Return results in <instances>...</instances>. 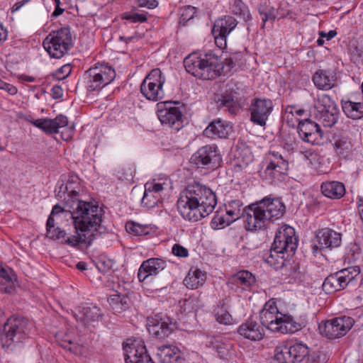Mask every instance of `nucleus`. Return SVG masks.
<instances>
[{
  "label": "nucleus",
  "mask_w": 363,
  "mask_h": 363,
  "mask_svg": "<svg viewBox=\"0 0 363 363\" xmlns=\"http://www.w3.org/2000/svg\"><path fill=\"white\" fill-rule=\"evenodd\" d=\"M315 86L322 90H329L335 85V77L330 72L318 69L312 77Z\"/></svg>",
  "instance_id": "c756f323"
},
{
  "label": "nucleus",
  "mask_w": 363,
  "mask_h": 363,
  "mask_svg": "<svg viewBox=\"0 0 363 363\" xmlns=\"http://www.w3.org/2000/svg\"><path fill=\"white\" fill-rule=\"evenodd\" d=\"M0 277L2 278L7 284L6 286L4 285L0 286V289L5 293L11 294L13 290V282L16 281V275L12 269L4 267L0 264Z\"/></svg>",
  "instance_id": "4c0bfd02"
},
{
  "label": "nucleus",
  "mask_w": 363,
  "mask_h": 363,
  "mask_svg": "<svg viewBox=\"0 0 363 363\" xmlns=\"http://www.w3.org/2000/svg\"><path fill=\"white\" fill-rule=\"evenodd\" d=\"M323 194L332 199H339L345 194V185L336 181L325 182L320 186Z\"/></svg>",
  "instance_id": "cd10ccee"
},
{
  "label": "nucleus",
  "mask_w": 363,
  "mask_h": 363,
  "mask_svg": "<svg viewBox=\"0 0 363 363\" xmlns=\"http://www.w3.org/2000/svg\"><path fill=\"white\" fill-rule=\"evenodd\" d=\"M267 160L268 164L265 173L270 179H278L280 176L286 174L289 163L278 152L270 151L267 156Z\"/></svg>",
  "instance_id": "4be33fe9"
},
{
  "label": "nucleus",
  "mask_w": 363,
  "mask_h": 363,
  "mask_svg": "<svg viewBox=\"0 0 363 363\" xmlns=\"http://www.w3.org/2000/svg\"><path fill=\"white\" fill-rule=\"evenodd\" d=\"M206 278V274L200 269H191L184 279V284L187 288L195 289L204 284Z\"/></svg>",
  "instance_id": "473e14b6"
},
{
  "label": "nucleus",
  "mask_w": 363,
  "mask_h": 363,
  "mask_svg": "<svg viewBox=\"0 0 363 363\" xmlns=\"http://www.w3.org/2000/svg\"><path fill=\"white\" fill-rule=\"evenodd\" d=\"M0 89L6 91L11 95H15L18 91V89L15 86L4 82L1 79H0Z\"/></svg>",
  "instance_id": "69168bd1"
},
{
  "label": "nucleus",
  "mask_w": 363,
  "mask_h": 363,
  "mask_svg": "<svg viewBox=\"0 0 363 363\" xmlns=\"http://www.w3.org/2000/svg\"><path fill=\"white\" fill-rule=\"evenodd\" d=\"M242 203L238 199L232 200L225 204L226 215L233 222L242 217Z\"/></svg>",
  "instance_id": "79ce46f5"
},
{
  "label": "nucleus",
  "mask_w": 363,
  "mask_h": 363,
  "mask_svg": "<svg viewBox=\"0 0 363 363\" xmlns=\"http://www.w3.org/2000/svg\"><path fill=\"white\" fill-rule=\"evenodd\" d=\"M273 103L271 99L265 98H255L249 107L250 121L262 127L266 125L269 116L273 111Z\"/></svg>",
  "instance_id": "a211bd4d"
},
{
  "label": "nucleus",
  "mask_w": 363,
  "mask_h": 363,
  "mask_svg": "<svg viewBox=\"0 0 363 363\" xmlns=\"http://www.w3.org/2000/svg\"><path fill=\"white\" fill-rule=\"evenodd\" d=\"M315 239L318 245L313 247L314 252L318 249L331 250L339 247L342 242V235L333 229L325 228L316 231Z\"/></svg>",
  "instance_id": "412c9836"
},
{
  "label": "nucleus",
  "mask_w": 363,
  "mask_h": 363,
  "mask_svg": "<svg viewBox=\"0 0 363 363\" xmlns=\"http://www.w3.org/2000/svg\"><path fill=\"white\" fill-rule=\"evenodd\" d=\"M334 147L336 154L342 158H347L350 155L352 145L347 138H342L335 142Z\"/></svg>",
  "instance_id": "c03bdc74"
},
{
  "label": "nucleus",
  "mask_w": 363,
  "mask_h": 363,
  "mask_svg": "<svg viewBox=\"0 0 363 363\" xmlns=\"http://www.w3.org/2000/svg\"><path fill=\"white\" fill-rule=\"evenodd\" d=\"M75 234L67 239V245L79 248L81 245L89 246L92 241L106 231L101 225L104 211L97 203L76 200L70 206Z\"/></svg>",
  "instance_id": "f257e3e1"
},
{
  "label": "nucleus",
  "mask_w": 363,
  "mask_h": 363,
  "mask_svg": "<svg viewBox=\"0 0 363 363\" xmlns=\"http://www.w3.org/2000/svg\"><path fill=\"white\" fill-rule=\"evenodd\" d=\"M65 184L68 189V198L66 201V204L68 206L69 201L72 203L73 201L79 200L77 199L80 191L79 178L76 176H71Z\"/></svg>",
  "instance_id": "a19ab883"
},
{
  "label": "nucleus",
  "mask_w": 363,
  "mask_h": 363,
  "mask_svg": "<svg viewBox=\"0 0 363 363\" xmlns=\"http://www.w3.org/2000/svg\"><path fill=\"white\" fill-rule=\"evenodd\" d=\"M161 196L151 190L145 188L143 197L142 198L141 203L147 208H153L160 201Z\"/></svg>",
  "instance_id": "09e8293b"
},
{
  "label": "nucleus",
  "mask_w": 363,
  "mask_h": 363,
  "mask_svg": "<svg viewBox=\"0 0 363 363\" xmlns=\"http://www.w3.org/2000/svg\"><path fill=\"white\" fill-rule=\"evenodd\" d=\"M275 358L279 363H295L304 362L309 354V348L301 342H295L290 346H279L275 349Z\"/></svg>",
  "instance_id": "dca6fc26"
},
{
  "label": "nucleus",
  "mask_w": 363,
  "mask_h": 363,
  "mask_svg": "<svg viewBox=\"0 0 363 363\" xmlns=\"http://www.w3.org/2000/svg\"><path fill=\"white\" fill-rule=\"evenodd\" d=\"M212 33L214 36L216 45L221 49L225 48L226 47V38H227L228 35L222 34V33H220L219 35V33Z\"/></svg>",
  "instance_id": "0e129e2a"
},
{
  "label": "nucleus",
  "mask_w": 363,
  "mask_h": 363,
  "mask_svg": "<svg viewBox=\"0 0 363 363\" xmlns=\"http://www.w3.org/2000/svg\"><path fill=\"white\" fill-rule=\"evenodd\" d=\"M33 327V323L28 318L19 315L10 316L4 325L0 333V345L4 349H9L27 339Z\"/></svg>",
  "instance_id": "0eeeda50"
},
{
  "label": "nucleus",
  "mask_w": 363,
  "mask_h": 363,
  "mask_svg": "<svg viewBox=\"0 0 363 363\" xmlns=\"http://www.w3.org/2000/svg\"><path fill=\"white\" fill-rule=\"evenodd\" d=\"M108 301L115 313H120L125 311L128 308L130 304V299L126 294H121V293L111 295L108 298Z\"/></svg>",
  "instance_id": "f704fd0d"
},
{
  "label": "nucleus",
  "mask_w": 363,
  "mask_h": 363,
  "mask_svg": "<svg viewBox=\"0 0 363 363\" xmlns=\"http://www.w3.org/2000/svg\"><path fill=\"white\" fill-rule=\"evenodd\" d=\"M309 114L325 127L331 128L337 122L339 109L330 96L322 94L314 100L313 107L310 109Z\"/></svg>",
  "instance_id": "6e6552de"
},
{
  "label": "nucleus",
  "mask_w": 363,
  "mask_h": 363,
  "mask_svg": "<svg viewBox=\"0 0 363 363\" xmlns=\"http://www.w3.org/2000/svg\"><path fill=\"white\" fill-rule=\"evenodd\" d=\"M196 8L191 6H184L181 9L179 23L184 25L188 21L194 18Z\"/></svg>",
  "instance_id": "603ef678"
},
{
  "label": "nucleus",
  "mask_w": 363,
  "mask_h": 363,
  "mask_svg": "<svg viewBox=\"0 0 363 363\" xmlns=\"http://www.w3.org/2000/svg\"><path fill=\"white\" fill-rule=\"evenodd\" d=\"M135 4L138 7L153 9L157 7L159 3L157 0H136Z\"/></svg>",
  "instance_id": "bf43d9fd"
},
{
  "label": "nucleus",
  "mask_w": 363,
  "mask_h": 363,
  "mask_svg": "<svg viewBox=\"0 0 363 363\" xmlns=\"http://www.w3.org/2000/svg\"><path fill=\"white\" fill-rule=\"evenodd\" d=\"M123 350L125 363H148L150 361L145 342L141 340H134L123 345Z\"/></svg>",
  "instance_id": "aec40b11"
},
{
  "label": "nucleus",
  "mask_w": 363,
  "mask_h": 363,
  "mask_svg": "<svg viewBox=\"0 0 363 363\" xmlns=\"http://www.w3.org/2000/svg\"><path fill=\"white\" fill-rule=\"evenodd\" d=\"M238 333L243 337L252 341L261 340L264 336L263 328L251 318L239 326Z\"/></svg>",
  "instance_id": "393cba45"
},
{
  "label": "nucleus",
  "mask_w": 363,
  "mask_h": 363,
  "mask_svg": "<svg viewBox=\"0 0 363 363\" xmlns=\"http://www.w3.org/2000/svg\"><path fill=\"white\" fill-rule=\"evenodd\" d=\"M211 346L217 351L220 358H227L229 355L232 345L221 337H214L210 342Z\"/></svg>",
  "instance_id": "ea45409f"
},
{
  "label": "nucleus",
  "mask_w": 363,
  "mask_h": 363,
  "mask_svg": "<svg viewBox=\"0 0 363 363\" xmlns=\"http://www.w3.org/2000/svg\"><path fill=\"white\" fill-rule=\"evenodd\" d=\"M125 229L128 233L136 236L149 234V228L147 226L133 221L126 223Z\"/></svg>",
  "instance_id": "de8ad7c7"
},
{
  "label": "nucleus",
  "mask_w": 363,
  "mask_h": 363,
  "mask_svg": "<svg viewBox=\"0 0 363 363\" xmlns=\"http://www.w3.org/2000/svg\"><path fill=\"white\" fill-rule=\"evenodd\" d=\"M342 108L348 118L358 120L363 117V103L352 101H342Z\"/></svg>",
  "instance_id": "72a5a7b5"
},
{
  "label": "nucleus",
  "mask_w": 363,
  "mask_h": 363,
  "mask_svg": "<svg viewBox=\"0 0 363 363\" xmlns=\"http://www.w3.org/2000/svg\"><path fill=\"white\" fill-rule=\"evenodd\" d=\"M259 15L262 16L263 26L267 21H274L278 13L277 10L269 4H263L257 8Z\"/></svg>",
  "instance_id": "a18cd8bd"
},
{
  "label": "nucleus",
  "mask_w": 363,
  "mask_h": 363,
  "mask_svg": "<svg viewBox=\"0 0 363 363\" xmlns=\"http://www.w3.org/2000/svg\"><path fill=\"white\" fill-rule=\"evenodd\" d=\"M233 221L228 217L225 218L223 214L216 211L211 220V225L216 228H223L225 225H229Z\"/></svg>",
  "instance_id": "3c124183"
},
{
  "label": "nucleus",
  "mask_w": 363,
  "mask_h": 363,
  "mask_svg": "<svg viewBox=\"0 0 363 363\" xmlns=\"http://www.w3.org/2000/svg\"><path fill=\"white\" fill-rule=\"evenodd\" d=\"M166 266V261L160 258L152 257L143 261L138 269V280L144 281L150 276H156L164 270Z\"/></svg>",
  "instance_id": "b1692460"
},
{
  "label": "nucleus",
  "mask_w": 363,
  "mask_h": 363,
  "mask_svg": "<svg viewBox=\"0 0 363 363\" xmlns=\"http://www.w3.org/2000/svg\"><path fill=\"white\" fill-rule=\"evenodd\" d=\"M238 21L230 16H225L217 19L213 25L212 33H219L228 35L237 26Z\"/></svg>",
  "instance_id": "7c9ffc66"
},
{
  "label": "nucleus",
  "mask_w": 363,
  "mask_h": 363,
  "mask_svg": "<svg viewBox=\"0 0 363 363\" xmlns=\"http://www.w3.org/2000/svg\"><path fill=\"white\" fill-rule=\"evenodd\" d=\"M157 357L160 363H177L180 350L177 346L164 345L158 347Z\"/></svg>",
  "instance_id": "bb28decb"
},
{
  "label": "nucleus",
  "mask_w": 363,
  "mask_h": 363,
  "mask_svg": "<svg viewBox=\"0 0 363 363\" xmlns=\"http://www.w3.org/2000/svg\"><path fill=\"white\" fill-rule=\"evenodd\" d=\"M145 188L154 191V193L158 195H160V192L164 189L163 184L157 182L155 179L152 182H147L145 185Z\"/></svg>",
  "instance_id": "13d9d810"
},
{
  "label": "nucleus",
  "mask_w": 363,
  "mask_h": 363,
  "mask_svg": "<svg viewBox=\"0 0 363 363\" xmlns=\"http://www.w3.org/2000/svg\"><path fill=\"white\" fill-rule=\"evenodd\" d=\"M55 216L50 214L46 223L47 237L53 240L62 239V242L67 245V239L74 235H69L60 228L55 227Z\"/></svg>",
  "instance_id": "2f4dec72"
},
{
  "label": "nucleus",
  "mask_w": 363,
  "mask_h": 363,
  "mask_svg": "<svg viewBox=\"0 0 363 363\" xmlns=\"http://www.w3.org/2000/svg\"><path fill=\"white\" fill-rule=\"evenodd\" d=\"M172 253L179 257H186L189 255L188 250L179 244H174L172 249Z\"/></svg>",
  "instance_id": "052dcab7"
},
{
  "label": "nucleus",
  "mask_w": 363,
  "mask_h": 363,
  "mask_svg": "<svg viewBox=\"0 0 363 363\" xmlns=\"http://www.w3.org/2000/svg\"><path fill=\"white\" fill-rule=\"evenodd\" d=\"M78 308V311L74 315L75 318L84 327H88L91 323L98 322L101 316L100 309L95 306L83 305L79 306Z\"/></svg>",
  "instance_id": "a878e982"
},
{
  "label": "nucleus",
  "mask_w": 363,
  "mask_h": 363,
  "mask_svg": "<svg viewBox=\"0 0 363 363\" xmlns=\"http://www.w3.org/2000/svg\"><path fill=\"white\" fill-rule=\"evenodd\" d=\"M19 118L30 123L46 134L58 133L60 128H65L68 125L67 116L62 114L57 116L53 119L49 118L33 119L30 115L20 116Z\"/></svg>",
  "instance_id": "6ab92c4d"
},
{
  "label": "nucleus",
  "mask_w": 363,
  "mask_h": 363,
  "mask_svg": "<svg viewBox=\"0 0 363 363\" xmlns=\"http://www.w3.org/2000/svg\"><path fill=\"white\" fill-rule=\"evenodd\" d=\"M147 328L150 335L160 340H164L176 328V323L169 316L157 313L148 317Z\"/></svg>",
  "instance_id": "f3484780"
},
{
  "label": "nucleus",
  "mask_w": 363,
  "mask_h": 363,
  "mask_svg": "<svg viewBox=\"0 0 363 363\" xmlns=\"http://www.w3.org/2000/svg\"><path fill=\"white\" fill-rule=\"evenodd\" d=\"M71 71L72 67L69 65H65L64 66L61 67L56 74L57 79L60 80L65 79L69 75Z\"/></svg>",
  "instance_id": "e2e57ef3"
},
{
  "label": "nucleus",
  "mask_w": 363,
  "mask_h": 363,
  "mask_svg": "<svg viewBox=\"0 0 363 363\" xmlns=\"http://www.w3.org/2000/svg\"><path fill=\"white\" fill-rule=\"evenodd\" d=\"M112 262L111 260H99L97 263V268L103 273L108 272L112 267Z\"/></svg>",
  "instance_id": "338daca9"
},
{
  "label": "nucleus",
  "mask_w": 363,
  "mask_h": 363,
  "mask_svg": "<svg viewBox=\"0 0 363 363\" xmlns=\"http://www.w3.org/2000/svg\"><path fill=\"white\" fill-rule=\"evenodd\" d=\"M309 166L315 171H321L320 157L317 154H312L308 157Z\"/></svg>",
  "instance_id": "4d7b16f0"
},
{
  "label": "nucleus",
  "mask_w": 363,
  "mask_h": 363,
  "mask_svg": "<svg viewBox=\"0 0 363 363\" xmlns=\"http://www.w3.org/2000/svg\"><path fill=\"white\" fill-rule=\"evenodd\" d=\"M354 324L353 318L341 315L321 322L318 325V330L322 335L329 339H335L345 336Z\"/></svg>",
  "instance_id": "2eb2a0df"
},
{
  "label": "nucleus",
  "mask_w": 363,
  "mask_h": 363,
  "mask_svg": "<svg viewBox=\"0 0 363 363\" xmlns=\"http://www.w3.org/2000/svg\"><path fill=\"white\" fill-rule=\"evenodd\" d=\"M285 212L286 206L280 199L266 196L243 209L245 229L250 231L262 230L270 222L281 218Z\"/></svg>",
  "instance_id": "7ed1b4c3"
},
{
  "label": "nucleus",
  "mask_w": 363,
  "mask_h": 363,
  "mask_svg": "<svg viewBox=\"0 0 363 363\" xmlns=\"http://www.w3.org/2000/svg\"><path fill=\"white\" fill-rule=\"evenodd\" d=\"M223 61L212 52L203 55L196 53L190 54L184 60V65L187 72L203 80H211L220 76L222 73L230 72L235 65L233 57Z\"/></svg>",
  "instance_id": "20e7f679"
},
{
  "label": "nucleus",
  "mask_w": 363,
  "mask_h": 363,
  "mask_svg": "<svg viewBox=\"0 0 363 363\" xmlns=\"http://www.w3.org/2000/svg\"><path fill=\"white\" fill-rule=\"evenodd\" d=\"M255 276L247 270L238 272L231 278V282L241 287L242 289H247L255 283Z\"/></svg>",
  "instance_id": "e433bc0d"
},
{
  "label": "nucleus",
  "mask_w": 363,
  "mask_h": 363,
  "mask_svg": "<svg viewBox=\"0 0 363 363\" xmlns=\"http://www.w3.org/2000/svg\"><path fill=\"white\" fill-rule=\"evenodd\" d=\"M67 189H68L65 183L62 182V183L60 184V182H58V186L55 189L56 197L58 199H63L66 201L67 199L66 198L65 194H67L68 195Z\"/></svg>",
  "instance_id": "680f3d73"
},
{
  "label": "nucleus",
  "mask_w": 363,
  "mask_h": 363,
  "mask_svg": "<svg viewBox=\"0 0 363 363\" xmlns=\"http://www.w3.org/2000/svg\"><path fill=\"white\" fill-rule=\"evenodd\" d=\"M218 108L224 109L231 115H235L240 110L239 104L231 95H220L216 99Z\"/></svg>",
  "instance_id": "c9c22d12"
},
{
  "label": "nucleus",
  "mask_w": 363,
  "mask_h": 363,
  "mask_svg": "<svg viewBox=\"0 0 363 363\" xmlns=\"http://www.w3.org/2000/svg\"><path fill=\"white\" fill-rule=\"evenodd\" d=\"M86 89L89 92L101 90L116 77V72L110 66L100 64L89 68L84 73Z\"/></svg>",
  "instance_id": "9b49d317"
},
{
  "label": "nucleus",
  "mask_w": 363,
  "mask_h": 363,
  "mask_svg": "<svg viewBox=\"0 0 363 363\" xmlns=\"http://www.w3.org/2000/svg\"><path fill=\"white\" fill-rule=\"evenodd\" d=\"M55 338L59 345L72 353H77V346L74 341V335L71 333L60 331L56 333Z\"/></svg>",
  "instance_id": "58836bf2"
},
{
  "label": "nucleus",
  "mask_w": 363,
  "mask_h": 363,
  "mask_svg": "<svg viewBox=\"0 0 363 363\" xmlns=\"http://www.w3.org/2000/svg\"><path fill=\"white\" fill-rule=\"evenodd\" d=\"M215 317L220 324L230 325L233 323V317L226 308L224 300L219 301L218 308L215 311Z\"/></svg>",
  "instance_id": "37998d69"
},
{
  "label": "nucleus",
  "mask_w": 363,
  "mask_h": 363,
  "mask_svg": "<svg viewBox=\"0 0 363 363\" xmlns=\"http://www.w3.org/2000/svg\"><path fill=\"white\" fill-rule=\"evenodd\" d=\"M52 94L54 99H60L63 95V90L60 86L55 85L52 89Z\"/></svg>",
  "instance_id": "774afa93"
},
{
  "label": "nucleus",
  "mask_w": 363,
  "mask_h": 363,
  "mask_svg": "<svg viewBox=\"0 0 363 363\" xmlns=\"http://www.w3.org/2000/svg\"><path fill=\"white\" fill-rule=\"evenodd\" d=\"M157 117L162 125L179 131L184 127V106L179 101L157 104Z\"/></svg>",
  "instance_id": "1a4fd4ad"
},
{
  "label": "nucleus",
  "mask_w": 363,
  "mask_h": 363,
  "mask_svg": "<svg viewBox=\"0 0 363 363\" xmlns=\"http://www.w3.org/2000/svg\"><path fill=\"white\" fill-rule=\"evenodd\" d=\"M166 77L160 69L155 68L145 77L140 84V92L147 100L157 101L164 96Z\"/></svg>",
  "instance_id": "f8f14e48"
},
{
  "label": "nucleus",
  "mask_w": 363,
  "mask_h": 363,
  "mask_svg": "<svg viewBox=\"0 0 363 363\" xmlns=\"http://www.w3.org/2000/svg\"><path fill=\"white\" fill-rule=\"evenodd\" d=\"M75 7L78 16H83L93 14L88 3H85V0H79V3L75 4Z\"/></svg>",
  "instance_id": "5fc2aeb1"
},
{
  "label": "nucleus",
  "mask_w": 363,
  "mask_h": 363,
  "mask_svg": "<svg viewBox=\"0 0 363 363\" xmlns=\"http://www.w3.org/2000/svg\"><path fill=\"white\" fill-rule=\"evenodd\" d=\"M260 322L263 327L273 333H294L307 324L305 315L284 314L279 311L275 303H266L261 311Z\"/></svg>",
  "instance_id": "423d86ee"
},
{
  "label": "nucleus",
  "mask_w": 363,
  "mask_h": 363,
  "mask_svg": "<svg viewBox=\"0 0 363 363\" xmlns=\"http://www.w3.org/2000/svg\"><path fill=\"white\" fill-rule=\"evenodd\" d=\"M359 273V268L353 267L331 274L325 279L322 286L323 289L326 294H333L343 290L350 284H352Z\"/></svg>",
  "instance_id": "ddd939ff"
},
{
  "label": "nucleus",
  "mask_w": 363,
  "mask_h": 363,
  "mask_svg": "<svg viewBox=\"0 0 363 363\" xmlns=\"http://www.w3.org/2000/svg\"><path fill=\"white\" fill-rule=\"evenodd\" d=\"M217 205L216 194L208 186L199 183L189 184L180 193L177 209L186 220L196 222L208 216Z\"/></svg>",
  "instance_id": "f03ea898"
},
{
  "label": "nucleus",
  "mask_w": 363,
  "mask_h": 363,
  "mask_svg": "<svg viewBox=\"0 0 363 363\" xmlns=\"http://www.w3.org/2000/svg\"><path fill=\"white\" fill-rule=\"evenodd\" d=\"M222 156L216 145L201 147L190 158V162L197 168L215 169L220 167Z\"/></svg>",
  "instance_id": "4468645a"
},
{
  "label": "nucleus",
  "mask_w": 363,
  "mask_h": 363,
  "mask_svg": "<svg viewBox=\"0 0 363 363\" xmlns=\"http://www.w3.org/2000/svg\"><path fill=\"white\" fill-rule=\"evenodd\" d=\"M298 245L294 228L291 226H282L276 233L272 248L263 255L266 263L275 269L287 266L289 259L294 255Z\"/></svg>",
  "instance_id": "39448f33"
},
{
  "label": "nucleus",
  "mask_w": 363,
  "mask_h": 363,
  "mask_svg": "<svg viewBox=\"0 0 363 363\" xmlns=\"http://www.w3.org/2000/svg\"><path fill=\"white\" fill-rule=\"evenodd\" d=\"M43 47L50 57L61 58L72 45V35L67 27L51 32L43 40Z\"/></svg>",
  "instance_id": "9d476101"
},
{
  "label": "nucleus",
  "mask_w": 363,
  "mask_h": 363,
  "mask_svg": "<svg viewBox=\"0 0 363 363\" xmlns=\"http://www.w3.org/2000/svg\"><path fill=\"white\" fill-rule=\"evenodd\" d=\"M232 11L235 15L242 17L245 21H250L252 18L248 8L242 0L234 1Z\"/></svg>",
  "instance_id": "49530a36"
},
{
  "label": "nucleus",
  "mask_w": 363,
  "mask_h": 363,
  "mask_svg": "<svg viewBox=\"0 0 363 363\" xmlns=\"http://www.w3.org/2000/svg\"><path fill=\"white\" fill-rule=\"evenodd\" d=\"M71 205H72V203L70 201L69 202L68 206L65 203V207L68 208V209H65L60 205L56 204L55 206H53L50 214H52V216H58L60 214H65V217L67 216H70V213L72 212V208H70Z\"/></svg>",
  "instance_id": "6e6d98bb"
},
{
  "label": "nucleus",
  "mask_w": 363,
  "mask_h": 363,
  "mask_svg": "<svg viewBox=\"0 0 363 363\" xmlns=\"http://www.w3.org/2000/svg\"><path fill=\"white\" fill-rule=\"evenodd\" d=\"M298 130L302 140L311 144L318 143L322 138L320 126L308 118L299 121Z\"/></svg>",
  "instance_id": "5701e85b"
},
{
  "label": "nucleus",
  "mask_w": 363,
  "mask_h": 363,
  "mask_svg": "<svg viewBox=\"0 0 363 363\" xmlns=\"http://www.w3.org/2000/svg\"><path fill=\"white\" fill-rule=\"evenodd\" d=\"M204 136L211 138H225L228 136V125L220 119L213 121L203 130Z\"/></svg>",
  "instance_id": "c85d7f7f"
},
{
  "label": "nucleus",
  "mask_w": 363,
  "mask_h": 363,
  "mask_svg": "<svg viewBox=\"0 0 363 363\" xmlns=\"http://www.w3.org/2000/svg\"><path fill=\"white\" fill-rule=\"evenodd\" d=\"M122 18L130 23H144L147 21L146 14L139 13L134 11L125 12L122 14Z\"/></svg>",
  "instance_id": "8fccbe9b"
},
{
  "label": "nucleus",
  "mask_w": 363,
  "mask_h": 363,
  "mask_svg": "<svg viewBox=\"0 0 363 363\" xmlns=\"http://www.w3.org/2000/svg\"><path fill=\"white\" fill-rule=\"evenodd\" d=\"M327 357L325 354L320 352H313L308 354L304 360V363H325Z\"/></svg>",
  "instance_id": "864d4df0"
}]
</instances>
